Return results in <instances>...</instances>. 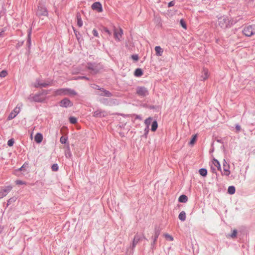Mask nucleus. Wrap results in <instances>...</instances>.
<instances>
[{"instance_id": "obj_1", "label": "nucleus", "mask_w": 255, "mask_h": 255, "mask_svg": "<svg viewBox=\"0 0 255 255\" xmlns=\"http://www.w3.org/2000/svg\"><path fill=\"white\" fill-rule=\"evenodd\" d=\"M47 91L46 90H42L39 93L35 95H30L28 100L30 101H34L37 102H41L44 101L47 97Z\"/></svg>"}, {"instance_id": "obj_2", "label": "nucleus", "mask_w": 255, "mask_h": 255, "mask_svg": "<svg viewBox=\"0 0 255 255\" xmlns=\"http://www.w3.org/2000/svg\"><path fill=\"white\" fill-rule=\"evenodd\" d=\"M219 25L223 29L231 27L235 22L227 16H223L218 18Z\"/></svg>"}, {"instance_id": "obj_3", "label": "nucleus", "mask_w": 255, "mask_h": 255, "mask_svg": "<svg viewBox=\"0 0 255 255\" xmlns=\"http://www.w3.org/2000/svg\"><path fill=\"white\" fill-rule=\"evenodd\" d=\"M77 92L73 89L70 88H61L55 92V95L57 96H75Z\"/></svg>"}, {"instance_id": "obj_4", "label": "nucleus", "mask_w": 255, "mask_h": 255, "mask_svg": "<svg viewBox=\"0 0 255 255\" xmlns=\"http://www.w3.org/2000/svg\"><path fill=\"white\" fill-rule=\"evenodd\" d=\"M86 68L91 71V74H96L102 68V67L100 63L96 62H88Z\"/></svg>"}, {"instance_id": "obj_5", "label": "nucleus", "mask_w": 255, "mask_h": 255, "mask_svg": "<svg viewBox=\"0 0 255 255\" xmlns=\"http://www.w3.org/2000/svg\"><path fill=\"white\" fill-rule=\"evenodd\" d=\"M244 35L247 37H251L255 34V24L246 25L242 30Z\"/></svg>"}, {"instance_id": "obj_6", "label": "nucleus", "mask_w": 255, "mask_h": 255, "mask_svg": "<svg viewBox=\"0 0 255 255\" xmlns=\"http://www.w3.org/2000/svg\"><path fill=\"white\" fill-rule=\"evenodd\" d=\"M136 94L141 98H144L149 95L148 90L144 86H138L136 88Z\"/></svg>"}, {"instance_id": "obj_7", "label": "nucleus", "mask_w": 255, "mask_h": 255, "mask_svg": "<svg viewBox=\"0 0 255 255\" xmlns=\"http://www.w3.org/2000/svg\"><path fill=\"white\" fill-rule=\"evenodd\" d=\"M47 14L48 11L46 7L42 3H39L36 11V15L41 18L42 16H47Z\"/></svg>"}, {"instance_id": "obj_8", "label": "nucleus", "mask_w": 255, "mask_h": 255, "mask_svg": "<svg viewBox=\"0 0 255 255\" xmlns=\"http://www.w3.org/2000/svg\"><path fill=\"white\" fill-rule=\"evenodd\" d=\"M143 239H145V238L143 235H140L138 234H136L133 239L132 244L131 245V248L132 250V254L133 253L134 249L136 247L137 243L141 241ZM146 240H147L146 239Z\"/></svg>"}, {"instance_id": "obj_9", "label": "nucleus", "mask_w": 255, "mask_h": 255, "mask_svg": "<svg viewBox=\"0 0 255 255\" xmlns=\"http://www.w3.org/2000/svg\"><path fill=\"white\" fill-rule=\"evenodd\" d=\"M59 105L61 107L67 108L73 106V103L68 98H65L60 102Z\"/></svg>"}, {"instance_id": "obj_10", "label": "nucleus", "mask_w": 255, "mask_h": 255, "mask_svg": "<svg viewBox=\"0 0 255 255\" xmlns=\"http://www.w3.org/2000/svg\"><path fill=\"white\" fill-rule=\"evenodd\" d=\"M160 229L158 227H155L154 229V236L152 237L153 239V242L151 243V248H154L155 247V243L158 238L159 235L160 234Z\"/></svg>"}, {"instance_id": "obj_11", "label": "nucleus", "mask_w": 255, "mask_h": 255, "mask_svg": "<svg viewBox=\"0 0 255 255\" xmlns=\"http://www.w3.org/2000/svg\"><path fill=\"white\" fill-rule=\"evenodd\" d=\"M91 7L92 9L96 10L98 12H101L103 11L102 4L99 1L94 2L92 5Z\"/></svg>"}, {"instance_id": "obj_12", "label": "nucleus", "mask_w": 255, "mask_h": 255, "mask_svg": "<svg viewBox=\"0 0 255 255\" xmlns=\"http://www.w3.org/2000/svg\"><path fill=\"white\" fill-rule=\"evenodd\" d=\"M123 34V30L121 28H120L118 30H117L116 28L114 29V35L115 39L117 41H120V38L122 36Z\"/></svg>"}, {"instance_id": "obj_13", "label": "nucleus", "mask_w": 255, "mask_h": 255, "mask_svg": "<svg viewBox=\"0 0 255 255\" xmlns=\"http://www.w3.org/2000/svg\"><path fill=\"white\" fill-rule=\"evenodd\" d=\"M223 167L224 169V175L228 176L230 174V166L229 164L227 163L225 159H224L223 163Z\"/></svg>"}, {"instance_id": "obj_14", "label": "nucleus", "mask_w": 255, "mask_h": 255, "mask_svg": "<svg viewBox=\"0 0 255 255\" xmlns=\"http://www.w3.org/2000/svg\"><path fill=\"white\" fill-rule=\"evenodd\" d=\"M107 115L106 112L101 110H97L93 113V116L95 118H102L106 117Z\"/></svg>"}, {"instance_id": "obj_15", "label": "nucleus", "mask_w": 255, "mask_h": 255, "mask_svg": "<svg viewBox=\"0 0 255 255\" xmlns=\"http://www.w3.org/2000/svg\"><path fill=\"white\" fill-rule=\"evenodd\" d=\"M33 86L35 88H42L48 86V83L46 82H42L39 80H36L35 82L33 84Z\"/></svg>"}, {"instance_id": "obj_16", "label": "nucleus", "mask_w": 255, "mask_h": 255, "mask_svg": "<svg viewBox=\"0 0 255 255\" xmlns=\"http://www.w3.org/2000/svg\"><path fill=\"white\" fill-rule=\"evenodd\" d=\"M19 108H17V107H15L14 110L9 114V116H8L7 119L8 120H10L14 118L19 113Z\"/></svg>"}, {"instance_id": "obj_17", "label": "nucleus", "mask_w": 255, "mask_h": 255, "mask_svg": "<svg viewBox=\"0 0 255 255\" xmlns=\"http://www.w3.org/2000/svg\"><path fill=\"white\" fill-rule=\"evenodd\" d=\"M12 187L11 186H7L5 187L0 192V197H4L6 194L11 190Z\"/></svg>"}, {"instance_id": "obj_18", "label": "nucleus", "mask_w": 255, "mask_h": 255, "mask_svg": "<svg viewBox=\"0 0 255 255\" xmlns=\"http://www.w3.org/2000/svg\"><path fill=\"white\" fill-rule=\"evenodd\" d=\"M209 77V72L208 70L206 68H203L202 72V75L201 76V80L205 81Z\"/></svg>"}, {"instance_id": "obj_19", "label": "nucleus", "mask_w": 255, "mask_h": 255, "mask_svg": "<svg viewBox=\"0 0 255 255\" xmlns=\"http://www.w3.org/2000/svg\"><path fill=\"white\" fill-rule=\"evenodd\" d=\"M65 155L66 157L68 158H71L72 156V153L70 151L69 144L68 143L67 145L66 149L65 151Z\"/></svg>"}, {"instance_id": "obj_20", "label": "nucleus", "mask_w": 255, "mask_h": 255, "mask_svg": "<svg viewBox=\"0 0 255 255\" xmlns=\"http://www.w3.org/2000/svg\"><path fill=\"white\" fill-rule=\"evenodd\" d=\"M42 139H43L42 134L40 133H36V134L35 135V136L34 137L35 141L37 143H39L42 141Z\"/></svg>"}, {"instance_id": "obj_21", "label": "nucleus", "mask_w": 255, "mask_h": 255, "mask_svg": "<svg viewBox=\"0 0 255 255\" xmlns=\"http://www.w3.org/2000/svg\"><path fill=\"white\" fill-rule=\"evenodd\" d=\"M155 51L156 55L158 56H160L162 55L163 50L159 46H156L155 47Z\"/></svg>"}, {"instance_id": "obj_22", "label": "nucleus", "mask_w": 255, "mask_h": 255, "mask_svg": "<svg viewBox=\"0 0 255 255\" xmlns=\"http://www.w3.org/2000/svg\"><path fill=\"white\" fill-rule=\"evenodd\" d=\"M76 18L77 21V25L80 27H82L83 25V21L82 20L80 14H77Z\"/></svg>"}, {"instance_id": "obj_23", "label": "nucleus", "mask_w": 255, "mask_h": 255, "mask_svg": "<svg viewBox=\"0 0 255 255\" xmlns=\"http://www.w3.org/2000/svg\"><path fill=\"white\" fill-rule=\"evenodd\" d=\"M188 201V197L185 195H181L178 198V201L180 203H186Z\"/></svg>"}, {"instance_id": "obj_24", "label": "nucleus", "mask_w": 255, "mask_h": 255, "mask_svg": "<svg viewBox=\"0 0 255 255\" xmlns=\"http://www.w3.org/2000/svg\"><path fill=\"white\" fill-rule=\"evenodd\" d=\"M212 163L215 167H216L217 168V169L219 170H221V165H220L219 161L218 160H217L216 159H214L212 161Z\"/></svg>"}, {"instance_id": "obj_25", "label": "nucleus", "mask_w": 255, "mask_h": 255, "mask_svg": "<svg viewBox=\"0 0 255 255\" xmlns=\"http://www.w3.org/2000/svg\"><path fill=\"white\" fill-rule=\"evenodd\" d=\"M178 218L181 221H185L186 218V213L183 211H181L179 215Z\"/></svg>"}, {"instance_id": "obj_26", "label": "nucleus", "mask_w": 255, "mask_h": 255, "mask_svg": "<svg viewBox=\"0 0 255 255\" xmlns=\"http://www.w3.org/2000/svg\"><path fill=\"white\" fill-rule=\"evenodd\" d=\"M143 75V71L140 68H137L134 71V75L136 77H140Z\"/></svg>"}, {"instance_id": "obj_27", "label": "nucleus", "mask_w": 255, "mask_h": 255, "mask_svg": "<svg viewBox=\"0 0 255 255\" xmlns=\"http://www.w3.org/2000/svg\"><path fill=\"white\" fill-rule=\"evenodd\" d=\"M236 192L235 187L234 186H230L228 189V193L231 195L234 194Z\"/></svg>"}, {"instance_id": "obj_28", "label": "nucleus", "mask_w": 255, "mask_h": 255, "mask_svg": "<svg viewBox=\"0 0 255 255\" xmlns=\"http://www.w3.org/2000/svg\"><path fill=\"white\" fill-rule=\"evenodd\" d=\"M199 172L200 174L203 177H205L207 175V170L205 168L200 169L199 170Z\"/></svg>"}, {"instance_id": "obj_29", "label": "nucleus", "mask_w": 255, "mask_h": 255, "mask_svg": "<svg viewBox=\"0 0 255 255\" xmlns=\"http://www.w3.org/2000/svg\"><path fill=\"white\" fill-rule=\"evenodd\" d=\"M158 127V124L156 121H154L152 122V125H151V130L152 131H155Z\"/></svg>"}, {"instance_id": "obj_30", "label": "nucleus", "mask_w": 255, "mask_h": 255, "mask_svg": "<svg viewBox=\"0 0 255 255\" xmlns=\"http://www.w3.org/2000/svg\"><path fill=\"white\" fill-rule=\"evenodd\" d=\"M152 118L151 117H149L145 120L144 124L146 125V127L149 128V126L150 125V124L152 122Z\"/></svg>"}, {"instance_id": "obj_31", "label": "nucleus", "mask_w": 255, "mask_h": 255, "mask_svg": "<svg viewBox=\"0 0 255 255\" xmlns=\"http://www.w3.org/2000/svg\"><path fill=\"white\" fill-rule=\"evenodd\" d=\"M51 168L53 171H57L59 169V166L57 163H54L51 165Z\"/></svg>"}, {"instance_id": "obj_32", "label": "nucleus", "mask_w": 255, "mask_h": 255, "mask_svg": "<svg viewBox=\"0 0 255 255\" xmlns=\"http://www.w3.org/2000/svg\"><path fill=\"white\" fill-rule=\"evenodd\" d=\"M180 24L181 26L185 29H187V24L185 21L183 19H181L180 20Z\"/></svg>"}, {"instance_id": "obj_33", "label": "nucleus", "mask_w": 255, "mask_h": 255, "mask_svg": "<svg viewBox=\"0 0 255 255\" xmlns=\"http://www.w3.org/2000/svg\"><path fill=\"white\" fill-rule=\"evenodd\" d=\"M197 134H195V135H193L192 138L189 142L190 145H192L195 143V142L197 139Z\"/></svg>"}, {"instance_id": "obj_34", "label": "nucleus", "mask_w": 255, "mask_h": 255, "mask_svg": "<svg viewBox=\"0 0 255 255\" xmlns=\"http://www.w3.org/2000/svg\"><path fill=\"white\" fill-rule=\"evenodd\" d=\"M68 140V137L65 136H62L60 137V141L62 144H65L66 143V142Z\"/></svg>"}, {"instance_id": "obj_35", "label": "nucleus", "mask_w": 255, "mask_h": 255, "mask_svg": "<svg viewBox=\"0 0 255 255\" xmlns=\"http://www.w3.org/2000/svg\"><path fill=\"white\" fill-rule=\"evenodd\" d=\"M103 93H104V94L101 95L102 96H104L108 97H111L112 96V93L110 92H109V91H107L106 90H104Z\"/></svg>"}, {"instance_id": "obj_36", "label": "nucleus", "mask_w": 255, "mask_h": 255, "mask_svg": "<svg viewBox=\"0 0 255 255\" xmlns=\"http://www.w3.org/2000/svg\"><path fill=\"white\" fill-rule=\"evenodd\" d=\"M69 120L70 123L72 124H75L77 122V119L74 117H70L69 118Z\"/></svg>"}, {"instance_id": "obj_37", "label": "nucleus", "mask_w": 255, "mask_h": 255, "mask_svg": "<svg viewBox=\"0 0 255 255\" xmlns=\"http://www.w3.org/2000/svg\"><path fill=\"white\" fill-rule=\"evenodd\" d=\"M30 32H29L28 36H27V44L28 45V47L29 48L31 45V39H30Z\"/></svg>"}, {"instance_id": "obj_38", "label": "nucleus", "mask_w": 255, "mask_h": 255, "mask_svg": "<svg viewBox=\"0 0 255 255\" xmlns=\"http://www.w3.org/2000/svg\"><path fill=\"white\" fill-rule=\"evenodd\" d=\"M16 201V198L15 197H12L8 199L7 203V206L11 204V203L14 202Z\"/></svg>"}, {"instance_id": "obj_39", "label": "nucleus", "mask_w": 255, "mask_h": 255, "mask_svg": "<svg viewBox=\"0 0 255 255\" xmlns=\"http://www.w3.org/2000/svg\"><path fill=\"white\" fill-rule=\"evenodd\" d=\"M164 236L167 240H168L170 241H172L173 240V237L171 236V235H169L168 234H164Z\"/></svg>"}, {"instance_id": "obj_40", "label": "nucleus", "mask_w": 255, "mask_h": 255, "mask_svg": "<svg viewBox=\"0 0 255 255\" xmlns=\"http://www.w3.org/2000/svg\"><path fill=\"white\" fill-rule=\"evenodd\" d=\"M7 75V72L6 70H2L0 73V77H5Z\"/></svg>"}, {"instance_id": "obj_41", "label": "nucleus", "mask_w": 255, "mask_h": 255, "mask_svg": "<svg viewBox=\"0 0 255 255\" xmlns=\"http://www.w3.org/2000/svg\"><path fill=\"white\" fill-rule=\"evenodd\" d=\"M14 142V139L13 138H11V139H9L8 140V141H7V145L9 146H12L13 145Z\"/></svg>"}, {"instance_id": "obj_42", "label": "nucleus", "mask_w": 255, "mask_h": 255, "mask_svg": "<svg viewBox=\"0 0 255 255\" xmlns=\"http://www.w3.org/2000/svg\"><path fill=\"white\" fill-rule=\"evenodd\" d=\"M237 234V231L236 230H234L233 231L232 233L230 235V236L232 238H234L236 237Z\"/></svg>"}, {"instance_id": "obj_43", "label": "nucleus", "mask_w": 255, "mask_h": 255, "mask_svg": "<svg viewBox=\"0 0 255 255\" xmlns=\"http://www.w3.org/2000/svg\"><path fill=\"white\" fill-rule=\"evenodd\" d=\"M74 33L75 34V36L76 37V38L77 39V40L78 41H79L80 39V37H81V34H80V33L76 30H74Z\"/></svg>"}, {"instance_id": "obj_44", "label": "nucleus", "mask_w": 255, "mask_h": 255, "mask_svg": "<svg viewBox=\"0 0 255 255\" xmlns=\"http://www.w3.org/2000/svg\"><path fill=\"white\" fill-rule=\"evenodd\" d=\"M75 79H85L86 80H89V78L86 76H78Z\"/></svg>"}, {"instance_id": "obj_45", "label": "nucleus", "mask_w": 255, "mask_h": 255, "mask_svg": "<svg viewBox=\"0 0 255 255\" xmlns=\"http://www.w3.org/2000/svg\"><path fill=\"white\" fill-rule=\"evenodd\" d=\"M131 57L134 61H137L138 60V56L137 54L131 55Z\"/></svg>"}, {"instance_id": "obj_46", "label": "nucleus", "mask_w": 255, "mask_h": 255, "mask_svg": "<svg viewBox=\"0 0 255 255\" xmlns=\"http://www.w3.org/2000/svg\"><path fill=\"white\" fill-rule=\"evenodd\" d=\"M103 30H104V31L105 32L107 33L109 35H112V32L108 29V28L104 27Z\"/></svg>"}, {"instance_id": "obj_47", "label": "nucleus", "mask_w": 255, "mask_h": 255, "mask_svg": "<svg viewBox=\"0 0 255 255\" xmlns=\"http://www.w3.org/2000/svg\"><path fill=\"white\" fill-rule=\"evenodd\" d=\"M93 34L97 37H99V33L96 29H94L92 31Z\"/></svg>"}, {"instance_id": "obj_48", "label": "nucleus", "mask_w": 255, "mask_h": 255, "mask_svg": "<svg viewBox=\"0 0 255 255\" xmlns=\"http://www.w3.org/2000/svg\"><path fill=\"white\" fill-rule=\"evenodd\" d=\"M175 1L174 0H172L168 3V6L169 7H171V6H173L175 4Z\"/></svg>"}, {"instance_id": "obj_49", "label": "nucleus", "mask_w": 255, "mask_h": 255, "mask_svg": "<svg viewBox=\"0 0 255 255\" xmlns=\"http://www.w3.org/2000/svg\"><path fill=\"white\" fill-rule=\"evenodd\" d=\"M23 44V41H22V42H18L16 45V48H18L19 47H20V46H21Z\"/></svg>"}, {"instance_id": "obj_50", "label": "nucleus", "mask_w": 255, "mask_h": 255, "mask_svg": "<svg viewBox=\"0 0 255 255\" xmlns=\"http://www.w3.org/2000/svg\"><path fill=\"white\" fill-rule=\"evenodd\" d=\"M235 128L237 132H239L241 130V127L239 124L236 125Z\"/></svg>"}, {"instance_id": "obj_51", "label": "nucleus", "mask_w": 255, "mask_h": 255, "mask_svg": "<svg viewBox=\"0 0 255 255\" xmlns=\"http://www.w3.org/2000/svg\"><path fill=\"white\" fill-rule=\"evenodd\" d=\"M15 182L17 185H22L24 184V182L21 180H16Z\"/></svg>"}, {"instance_id": "obj_52", "label": "nucleus", "mask_w": 255, "mask_h": 255, "mask_svg": "<svg viewBox=\"0 0 255 255\" xmlns=\"http://www.w3.org/2000/svg\"><path fill=\"white\" fill-rule=\"evenodd\" d=\"M144 131H145V135H146L148 133V131H149V128L148 127H146L145 129H144Z\"/></svg>"}, {"instance_id": "obj_53", "label": "nucleus", "mask_w": 255, "mask_h": 255, "mask_svg": "<svg viewBox=\"0 0 255 255\" xmlns=\"http://www.w3.org/2000/svg\"><path fill=\"white\" fill-rule=\"evenodd\" d=\"M98 90H99L103 92H104V90H105V89H104L103 88H100V87H98Z\"/></svg>"}, {"instance_id": "obj_54", "label": "nucleus", "mask_w": 255, "mask_h": 255, "mask_svg": "<svg viewBox=\"0 0 255 255\" xmlns=\"http://www.w3.org/2000/svg\"><path fill=\"white\" fill-rule=\"evenodd\" d=\"M136 119H139L140 120H142V118L141 117H140V116L139 115H136V118H135Z\"/></svg>"}, {"instance_id": "obj_55", "label": "nucleus", "mask_w": 255, "mask_h": 255, "mask_svg": "<svg viewBox=\"0 0 255 255\" xmlns=\"http://www.w3.org/2000/svg\"><path fill=\"white\" fill-rule=\"evenodd\" d=\"M94 86H95V87H94V88H95V89H98V87H99V86L98 85H94Z\"/></svg>"}, {"instance_id": "obj_56", "label": "nucleus", "mask_w": 255, "mask_h": 255, "mask_svg": "<svg viewBox=\"0 0 255 255\" xmlns=\"http://www.w3.org/2000/svg\"><path fill=\"white\" fill-rule=\"evenodd\" d=\"M211 169L213 170V171L215 170V169L213 167V166H211Z\"/></svg>"}, {"instance_id": "obj_57", "label": "nucleus", "mask_w": 255, "mask_h": 255, "mask_svg": "<svg viewBox=\"0 0 255 255\" xmlns=\"http://www.w3.org/2000/svg\"><path fill=\"white\" fill-rule=\"evenodd\" d=\"M3 228L0 227V233H1L2 231Z\"/></svg>"}, {"instance_id": "obj_58", "label": "nucleus", "mask_w": 255, "mask_h": 255, "mask_svg": "<svg viewBox=\"0 0 255 255\" xmlns=\"http://www.w3.org/2000/svg\"><path fill=\"white\" fill-rule=\"evenodd\" d=\"M23 166H24V165H23L22 167H21L19 168V170H22V169H23Z\"/></svg>"}]
</instances>
